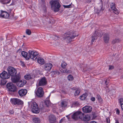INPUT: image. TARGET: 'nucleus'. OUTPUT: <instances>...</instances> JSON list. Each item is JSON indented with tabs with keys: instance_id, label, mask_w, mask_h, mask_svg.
Listing matches in <instances>:
<instances>
[{
	"instance_id": "f257e3e1",
	"label": "nucleus",
	"mask_w": 123,
	"mask_h": 123,
	"mask_svg": "<svg viewBox=\"0 0 123 123\" xmlns=\"http://www.w3.org/2000/svg\"><path fill=\"white\" fill-rule=\"evenodd\" d=\"M78 36V35H76L74 31H70L65 34V39L67 43H69L72 41V39Z\"/></svg>"
},
{
	"instance_id": "f03ea898",
	"label": "nucleus",
	"mask_w": 123,
	"mask_h": 123,
	"mask_svg": "<svg viewBox=\"0 0 123 123\" xmlns=\"http://www.w3.org/2000/svg\"><path fill=\"white\" fill-rule=\"evenodd\" d=\"M51 8L55 12H58L59 10L61 5L58 0H55L51 1Z\"/></svg>"
},
{
	"instance_id": "7ed1b4c3",
	"label": "nucleus",
	"mask_w": 123,
	"mask_h": 123,
	"mask_svg": "<svg viewBox=\"0 0 123 123\" xmlns=\"http://www.w3.org/2000/svg\"><path fill=\"white\" fill-rule=\"evenodd\" d=\"M28 57L26 58V60H28L30 58L33 60L34 58H36L38 54V53L37 51L34 50H29L28 52Z\"/></svg>"
},
{
	"instance_id": "20e7f679",
	"label": "nucleus",
	"mask_w": 123,
	"mask_h": 123,
	"mask_svg": "<svg viewBox=\"0 0 123 123\" xmlns=\"http://www.w3.org/2000/svg\"><path fill=\"white\" fill-rule=\"evenodd\" d=\"M31 105V110L34 113H38L40 111L39 108L37 104L35 102L30 103Z\"/></svg>"
},
{
	"instance_id": "39448f33",
	"label": "nucleus",
	"mask_w": 123,
	"mask_h": 123,
	"mask_svg": "<svg viewBox=\"0 0 123 123\" xmlns=\"http://www.w3.org/2000/svg\"><path fill=\"white\" fill-rule=\"evenodd\" d=\"M6 87L8 90L10 92H15L17 89L16 87L11 83H7Z\"/></svg>"
},
{
	"instance_id": "423d86ee",
	"label": "nucleus",
	"mask_w": 123,
	"mask_h": 123,
	"mask_svg": "<svg viewBox=\"0 0 123 123\" xmlns=\"http://www.w3.org/2000/svg\"><path fill=\"white\" fill-rule=\"evenodd\" d=\"M82 113L80 111H77L74 112L72 116V118L73 119L77 120L79 118L81 119Z\"/></svg>"
},
{
	"instance_id": "0eeeda50",
	"label": "nucleus",
	"mask_w": 123,
	"mask_h": 123,
	"mask_svg": "<svg viewBox=\"0 0 123 123\" xmlns=\"http://www.w3.org/2000/svg\"><path fill=\"white\" fill-rule=\"evenodd\" d=\"M7 70L9 75L12 76H15L17 73L16 70L12 67H9L7 69Z\"/></svg>"
},
{
	"instance_id": "6e6552de",
	"label": "nucleus",
	"mask_w": 123,
	"mask_h": 123,
	"mask_svg": "<svg viewBox=\"0 0 123 123\" xmlns=\"http://www.w3.org/2000/svg\"><path fill=\"white\" fill-rule=\"evenodd\" d=\"M36 94L37 96L39 97H42L43 96L44 92L43 88L41 87H39L36 91Z\"/></svg>"
},
{
	"instance_id": "1a4fd4ad",
	"label": "nucleus",
	"mask_w": 123,
	"mask_h": 123,
	"mask_svg": "<svg viewBox=\"0 0 123 123\" xmlns=\"http://www.w3.org/2000/svg\"><path fill=\"white\" fill-rule=\"evenodd\" d=\"M11 80L12 82L17 84V85L20 81V75L19 74H18L15 76H12Z\"/></svg>"
},
{
	"instance_id": "9d476101",
	"label": "nucleus",
	"mask_w": 123,
	"mask_h": 123,
	"mask_svg": "<svg viewBox=\"0 0 123 123\" xmlns=\"http://www.w3.org/2000/svg\"><path fill=\"white\" fill-rule=\"evenodd\" d=\"M12 103L14 105H21L23 103V101L18 98H13L11 99Z\"/></svg>"
},
{
	"instance_id": "9b49d317",
	"label": "nucleus",
	"mask_w": 123,
	"mask_h": 123,
	"mask_svg": "<svg viewBox=\"0 0 123 123\" xmlns=\"http://www.w3.org/2000/svg\"><path fill=\"white\" fill-rule=\"evenodd\" d=\"M38 85L39 86H44L46 84L47 81L45 77H43L38 81Z\"/></svg>"
},
{
	"instance_id": "f8f14e48",
	"label": "nucleus",
	"mask_w": 123,
	"mask_h": 123,
	"mask_svg": "<svg viewBox=\"0 0 123 123\" xmlns=\"http://www.w3.org/2000/svg\"><path fill=\"white\" fill-rule=\"evenodd\" d=\"M101 34L99 33L97 31H96L92 35V38L91 42L92 44L94 41L96 39L98 38V37L101 36Z\"/></svg>"
},
{
	"instance_id": "ddd939ff",
	"label": "nucleus",
	"mask_w": 123,
	"mask_h": 123,
	"mask_svg": "<svg viewBox=\"0 0 123 123\" xmlns=\"http://www.w3.org/2000/svg\"><path fill=\"white\" fill-rule=\"evenodd\" d=\"M110 5V8L111 9L113 12L117 14L119 13V11L116 8L115 3H112Z\"/></svg>"
},
{
	"instance_id": "4468645a",
	"label": "nucleus",
	"mask_w": 123,
	"mask_h": 123,
	"mask_svg": "<svg viewBox=\"0 0 123 123\" xmlns=\"http://www.w3.org/2000/svg\"><path fill=\"white\" fill-rule=\"evenodd\" d=\"M0 77L2 79H6L9 78L10 75L7 72L4 71L0 74Z\"/></svg>"
},
{
	"instance_id": "2eb2a0df",
	"label": "nucleus",
	"mask_w": 123,
	"mask_h": 123,
	"mask_svg": "<svg viewBox=\"0 0 123 123\" xmlns=\"http://www.w3.org/2000/svg\"><path fill=\"white\" fill-rule=\"evenodd\" d=\"M102 5L101 4H98L95 9L96 12L97 13L100 12L102 13L104 10V9L102 8Z\"/></svg>"
},
{
	"instance_id": "dca6fc26",
	"label": "nucleus",
	"mask_w": 123,
	"mask_h": 123,
	"mask_svg": "<svg viewBox=\"0 0 123 123\" xmlns=\"http://www.w3.org/2000/svg\"><path fill=\"white\" fill-rule=\"evenodd\" d=\"M90 117L89 115H85L84 113H82V115H81L80 119L84 121H88L90 120Z\"/></svg>"
},
{
	"instance_id": "f3484780",
	"label": "nucleus",
	"mask_w": 123,
	"mask_h": 123,
	"mask_svg": "<svg viewBox=\"0 0 123 123\" xmlns=\"http://www.w3.org/2000/svg\"><path fill=\"white\" fill-rule=\"evenodd\" d=\"M92 107L89 106H86L82 108L83 111L85 113H89L92 111Z\"/></svg>"
},
{
	"instance_id": "a211bd4d",
	"label": "nucleus",
	"mask_w": 123,
	"mask_h": 123,
	"mask_svg": "<svg viewBox=\"0 0 123 123\" xmlns=\"http://www.w3.org/2000/svg\"><path fill=\"white\" fill-rule=\"evenodd\" d=\"M53 66L52 64L50 63L45 64L44 66V68L47 71H49L51 69Z\"/></svg>"
},
{
	"instance_id": "6ab92c4d",
	"label": "nucleus",
	"mask_w": 123,
	"mask_h": 123,
	"mask_svg": "<svg viewBox=\"0 0 123 123\" xmlns=\"http://www.w3.org/2000/svg\"><path fill=\"white\" fill-rule=\"evenodd\" d=\"M27 93V91L26 89H20L18 92V93L20 97H23L25 96Z\"/></svg>"
},
{
	"instance_id": "aec40b11",
	"label": "nucleus",
	"mask_w": 123,
	"mask_h": 123,
	"mask_svg": "<svg viewBox=\"0 0 123 123\" xmlns=\"http://www.w3.org/2000/svg\"><path fill=\"white\" fill-rule=\"evenodd\" d=\"M49 121L50 123H55L56 121V117L53 115H50L49 117Z\"/></svg>"
},
{
	"instance_id": "412c9836",
	"label": "nucleus",
	"mask_w": 123,
	"mask_h": 123,
	"mask_svg": "<svg viewBox=\"0 0 123 123\" xmlns=\"http://www.w3.org/2000/svg\"><path fill=\"white\" fill-rule=\"evenodd\" d=\"M9 14L7 12L2 10L1 11V14H0V17L5 18H7L9 17Z\"/></svg>"
},
{
	"instance_id": "4be33fe9",
	"label": "nucleus",
	"mask_w": 123,
	"mask_h": 123,
	"mask_svg": "<svg viewBox=\"0 0 123 123\" xmlns=\"http://www.w3.org/2000/svg\"><path fill=\"white\" fill-rule=\"evenodd\" d=\"M26 81L25 80H20L17 85V86L19 87H22L26 83Z\"/></svg>"
},
{
	"instance_id": "5701e85b",
	"label": "nucleus",
	"mask_w": 123,
	"mask_h": 123,
	"mask_svg": "<svg viewBox=\"0 0 123 123\" xmlns=\"http://www.w3.org/2000/svg\"><path fill=\"white\" fill-rule=\"evenodd\" d=\"M103 39L105 43H107L109 39V34L107 33H105L104 35Z\"/></svg>"
},
{
	"instance_id": "b1692460",
	"label": "nucleus",
	"mask_w": 123,
	"mask_h": 123,
	"mask_svg": "<svg viewBox=\"0 0 123 123\" xmlns=\"http://www.w3.org/2000/svg\"><path fill=\"white\" fill-rule=\"evenodd\" d=\"M37 62L39 63L43 64L44 63V59L41 58H38Z\"/></svg>"
},
{
	"instance_id": "393cba45",
	"label": "nucleus",
	"mask_w": 123,
	"mask_h": 123,
	"mask_svg": "<svg viewBox=\"0 0 123 123\" xmlns=\"http://www.w3.org/2000/svg\"><path fill=\"white\" fill-rule=\"evenodd\" d=\"M21 54L22 56L25 58L26 60V58L28 57V53L25 51H23L22 52Z\"/></svg>"
},
{
	"instance_id": "a878e982",
	"label": "nucleus",
	"mask_w": 123,
	"mask_h": 123,
	"mask_svg": "<svg viewBox=\"0 0 123 123\" xmlns=\"http://www.w3.org/2000/svg\"><path fill=\"white\" fill-rule=\"evenodd\" d=\"M6 79H2L0 80V85L1 86H4L6 85L7 81L6 80Z\"/></svg>"
},
{
	"instance_id": "bb28decb",
	"label": "nucleus",
	"mask_w": 123,
	"mask_h": 123,
	"mask_svg": "<svg viewBox=\"0 0 123 123\" xmlns=\"http://www.w3.org/2000/svg\"><path fill=\"white\" fill-rule=\"evenodd\" d=\"M11 0H0V3L5 4L9 3Z\"/></svg>"
},
{
	"instance_id": "cd10ccee",
	"label": "nucleus",
	"mask_w": 123,
	"mask_h": 123,
	"mask_svg": "<svg viewBox=\"0 0 123 123\" xmlns=\"http://www.w3.org/2000/svg\"><path fill=\"white\" fill-rule=\"evenodd\" d=\"M87 95V93H85L80 96V98L81 100H84L85 99Z\"/></svg>"
},
{
	"instance_id": "c85d7f7f",
	"label": "nucleus",
	"mask_w": 123,
	"mask_h": 123,
	"mask_svg": "<svg viewBox=\"0 0 123 123\" xmlns=\"http://www.w3.org/2000/svg\"><path fill=\"white\" fill-rule=\"evenodd\" d=\"M67 103L65 101H62L61 102V105L60 107H64L67 106Z\"/></svg>"
},
{
	"instance_id": "c756f323",
	"label": "nucleus",
	"mask_w": 123,
	"mask_h": 123,
	"mask_svg": "<svg viewBox=\"0 0 123 123\" xmlns=\"http://www.w3.org/2000/svg\"><path fill=\"white\" fill-rule=\"evenodd\" d=\"M49 98L48 97L46 99V100L45 101L46 105L47 107H49L50 104V102L49 100Z\"/></svg>"
},
{
	"instance_id": "7c9ffc66",
	"label": "nucleus",
	"mask_w": 123,
	"mask_h": 123,
	"mask_svg": "<svg viewBox=\"0 0 123 123\" xmlns=\"http://www.w3.org/2000/svg\"><path fill=\"white\" fill-rule=\"evenodd\" d=\"M33 122L35 123H40V119L37 118H35L33 119Z\"/></svg>"
},
{
	"instance_id": "2f4dec72",
	"label": "nucleus",
	"mask_w": 123,
	"mask_h": 123,
	"mask_svg": "<svg viewBox=\"0 0 123 123\" xmlns=\"http://www.w3.org/2000/svg\"><path fill=\"white\" fill-rule=\"evenodd\" d=\"M52 74L54 76H55L56 75L59 74V73L57 71H54L52 72Z\"/></svg>"
},
{
	"instance_id": "473e14b6",
	"label": "nucleus",
	"mask_w": 123,
	"mask_h": 123,
	"mask_svg": "<svg viewBox=\"0 0 123 123\" xmlns=\"http://www.w3.org/2000/svg\"><path fill=\"white\" fill-rule=\"evenodd\" d=\"M25 79L29 80L31 78V76L30 74H27L25 76Z\"/></svg>"
},
{
	"instance_id": "72a5a7b5",
	"label": "nucleus",
	"mask_w": 123,
	"mask_h": 123,
	"mask_svg": "<svg viewBox=\"0 0 123 123\" xmlns=\"http://www.w3.org/2000/svg\"><path fill=\"white\" fill-rule=\"evenodd\" d=\"M121 40L119 38L113 40L112 41V43L113 44H115L116 43L119 42Z\"/></svg>"
},
{
	"instance_id": "f704fd0d",
	"label": "nucleus",
	"mask_w": 123,
	"mask_h": 123,
	"mask_svg": "<svg viewBox=\"0 0 123 123\" xmlns=\"http://www.w3.org/2000/svg\"><path fill=\"white\" fill-rule=\"evenodd\" d=\"M61 71L62 72L66 73H70L71 72V71L69 70H67V69H64V70H62V71Z\"/></svg>"
},
{
	"instance_id": "c9c22d12",
	"label": "nucleus",
	"mask_w": 123,
	"mask_h": 123,
	"mask_svg": "<svg viewBox=\"0 0 123 123\" xmlns=\"http://www.w3.org/2000/svg\"><path fill=\"white\" fill-rule=\"evenodd\" d=\"M68 80L70 81L73 80L74 79V78L71 75H69L68 76Z\"/></svg>"
},
{
	"instance_id": "e433bc0d",
	"label": "nucleus",
	"mask_w": 123,
	"mask_h": 123,
	"mask_svg": "<svg viewBox=\"0 0 123 123\" xmlns=\"http://www.w3.org/2000/svg\"><path fill=\"white\" fill-rule=\"evenodd\" d=\"M67 65V64L64 61H63L61 64V66L63 68H66Z\"/></svg>"
},
{
	"instance_id": "4c0bfd02",
	"label": "nucleus",
	"mask_w": 123,
	"mask_h": 123,
	"mask_svg": "<svg viewBox=\"0 0 123 123\" xmlns=\"http://www.w3.org/2000/svg\"><path fill=\"white\" fill-rule=\"evenodd\" d=\"M80 90L79 89H78L76 90L74 93V95L75 96H77L79 95L80 92Z\"/></svg>"
},
{
	"instance_id": "58836bf2",
	"label": "nucleus",
	"mask_w": 123,
	"mask_h": 123,
	"mask_svg": "<svg viewBox=\"0 0 123 123\" xmlns=\"http://www.w3.org/2000/svg\"><path fill=\"white\" fill-rule=\"evenodd\" d=\"M97 98L98 99L100 103L102 102V99L99 95H97Z\"/></svg>"
},
{
	"instance_id": "ea45409f",
	"label": "nucleus",
	"mask_w": 123,
	"mask_h": 123,
	"mask_svg": "<svg viewBox=\"0 0 123 123\" xmlns=\"http://www.w3.org/2000/svg\"><path fill=\"white\" fill-rule=\"evenodd\" d=\"M26 33L28 35H30L31 33V31L29 29H27L26 31Z\"/></svg>"
},
{
	"instance_id": "a19ab883",
	"label": "nucleus",
	"mask_w": 123,
	"mask_h": 123,
	"mask_svg": "<svg viewBox=\"0 0 123 123\" xmlns=\"http://www.w3.org/2000/svg\"><path fill=\"white\" fill-rule=\"evenodd\" d=\"M119 103L121 104V105H123V98L119 99Z\"/></svg>"
},
{
	"instance_id": "79ce46f5",
	"label": "nucleus",
	"mask_w": 123,
	"mask_h": 123,
	"mask_svg": "<svg viewBox=\"0 0 123 123\" xmlns=\"http://www.w3.org/2000/svg\"><path fill=\"white\" fill-rule=\"evenodd\" d=\"M109 80L108 79H107L105 81V83L106 85V86L107 87H108V84L109 83Z\"/></svg>"
},
{
	"instance_id": "37998d69",
	"label": "nucleus",
	"mask_w": 123,
	"mask_h": 123,
	"mask_svg": "<svg viewBox=\"0 0 123 123\" xmlns=\"http://www.w3.org/2000/svg\"><path fill=\"white\" fill-rule=\"evenodd\" d=\"M63 6L65 8H70L71 7V5H63Z\"/></svg>"
},
{
	"instance_id": "c03bdc74",
	"label": "nucleus",
	"mask_w": 123,
	"mask_h": 123,
	"mask_svg": "<svg viewBox=\"0 0 123 123\" xmlns=\"http://www.w3.org/2000/svg\"><path fill=\"white\" fill-rule=\"evenodd\" d=\"M73 104L75 106H76L79 104V103H78V102L75 101L74 102Z\"/></svg>"
},
{
	"instance_id": "a18cd8bd",
	"label": "nucleus",
	"mask_w": 123,
	"mask_h": 123,
	"mask_svg": "<svg viewBox=\"0 0 123 123\" xmlns=\"http://www.w3.org/2000/svg\"><path fill=\"white\" fill-rule=\"evenodd\" d=\"M114 68V67L113 66H109V70H111L113 69Z\"/></svg>"
},
{
	"instance_id": "49530a36",
	"label": "nucleus",
	"mask_w": 123,
	"mask_h": 123,
	"mask_svg": "<svg viewBox=\"0 0 123 123\" xmlns=\"http://www.w3.org/2000/svg\"><path fill=\"white\" fill-rule=\"evenodd\" d=\"M106 121L107 123H110V120L108 118H106Z\"/></svg>"
},
{
	"instance_id": "de8ad7c7",
	"label": "nucleus",
	"mask_w": 123,
	"mask_h": 123,
	"mask_svg": "<svg viewBox=\"0 0 123 123\" xmlns=\"http://www.w3.org/2000/svg\"><path fill=\"white\" fill-rule=\"evenodd\" d=\"M53 38L55 40H57L58 39L59 37L56 36H54Z\"/></svg>"
},
{
	"instance_id": "09e8293b",
	"label": "nucleus",
	"mask_w": 123,
	"mask_h": 123,
	"mask_svg": "<svg viewBox=\"0 0 123 123\" xmlns=\"http://www.w3.org/2000/svg\"><path fill=\"white\" fill-rule=\"evenodd\" d=\"M95 99V98L94 97H92L91 98V100L93 101H94Z\"/></svg>"
},
{
	"instance_id": "8fccbe9b",
	"label": "nucleus",
	"mask_w": 123,
	"mask_h": 123,
	"mask_svg": "<svg viewBox=\"0 0 123 123\" xmlns=\"http://www.w3.org/2000/svg\"><path fill=\"white\" fill-rule=\"evenodd\" d=\"M120 113V111L118 109H117V114H119Z\"/></svg>"
},
{
	"instance_id": "3c124183",
	"label": "nucleus",
	"mask_w": 123,
	"mask_h": 123,
	"mask_svg": "<svg viewBox=\"0 0 123 123\" xmlns=\"http://www.w3.org/2000/svg\"><path fill=\"white\" fill-rule=\"evenodd\" d=\"M10 113L11 114H13L14 113L13 111L12 110H10Z\"/></svg>"
},
{
	"instance_id": "603ef678",
	"label": "nucleus",
	"mask_w": 123,
	"mask_h": 123,
	"mask_svg": "<svg viewBox=\"0 0 123 123\" xmlns=\"http://www.w3.org/2000/svg\"><path fill=\"white\" fill-rule=\"evenodd\" d=\"M21 64L22 66H24L25 65V64L24 62H21Z\"/></svg>"
},
{
	"instance_id": "864d4df0",
	"label": "nucleus",
	"mask_w": 123,
	"mask_h": 123,
	"mask_svg": "<svg viewBox=\"0 0 123 123\" xmlns=\"http://www.w3.org/2000/svg\"><path fill=\"white\" fill-rule=\"evenodd\" d=\"M86 64H84L83 66V68H85L86 67Z\"/></svg>"
},
{
	"instance_id": "5fc2aeb1",
	"label": "nucleus",
	"mask_w": 123,
	"mask_h": 123,
	"mask_svg": "<svg viewBox=\"0 0 123 123\" xmlns=\"http://www.w3.org/2000/svg\"><path fill=\"white\" fill-rule=\"evenodd\" d=\"M4 122V120L3 119H2V120H0V123H3Z\"/></svg>"
},
{
	"instance_id": "6e6d98bb",
	"label": "nucleus",
	"mask_w": 123,
	"mask_h": 123,
	"mask_svg": "<svg viewBox=\"0 0 123 123\" xmlns=\"http://www.w3.org/2000/svg\"><path fill=\"white\" fill-rule=\"evenodd\" d=\"M90 123H96V122L94 121H91Z\"/></svg>"
},
{
	"instance_id": "4d7b16f0",
	"label": "nucleus",
	"mask_w": 123,
	"mask_h": 123,
	"mask_svg": "<svg viewBox=\"0 0 123 123\" xmlns=\"http://www.w3.org/2000/svg\"><path fill=\"white\" fill-rule=\"evenodd\" d=\"M122 110L123 111V105H121Z\"/></svg>"
},
{
	"instance_id": "13d9d810",
	"label": "nucleus",
	"mask_w": 123,
	"mask_h": 123,
	"mask_svg": "<svg viewBox=\"0 0 123 123\" xmlns=\"http://www.w3.org/2000/svg\"><path fill=\"white\" fill-rule=\"evenodd\" d=\"M115 123H119L118 121V120H116V122H115Z\"/></svg>"
},
{
	"instance_id": "bf43d9fd",
	"label": "nucleus",
	"mask_w": 123,
	"mask_h": 123,
	"mask_svg": "<svg viewBox=\"0 0 123 123\" xmlns=\"http://www.w3.org/2000/svg\"><path fill=\"white\" fill-rule=\"evenodd\" d=\"M63 120V119H61L60 121L61 122H62V121Z\"/></svg>"
},
{
	"instance_id": "052dcab7",
	"label": "nucleus",
	"mask_w": 123,
	"mask_h": 123,
	"mask_svg": "<svg viewBox=\"0 0 123 123\" xmlns=\"http://www.w3.org/2000/svg\"><path fill=\"white\" fill-rule=\"evenodd\" d=\"M14 3H12V5H14Z\"/></svg>"
},
{
	"instance_id": "680f3d73",
	"label": "nucleus",
	"mask_w": 123,
	"mask_h": 123,
	"mask_svg": "<svg viewBox=\"0 0 123 123\" xmlns=\"http://www.w3.org/2000/svg\"><path fill=\"white\" fill-rule=\"evenodd\" d=\"M18 50H21V49H19Z\"/></svg>"
},
{
	"instance_id": "e2e57ef3",
	"label": "nucleus",
	"mask_w": 123,
	"mask_h": 123,
	"mask_svg": "<svg viewBox=\"0 0 123 123\" xmlns=\"http://www.w3.org/2000/svg\"><path fill=\"white\" fill-rule=\"evenodd\" d=\"M66 117H68V116H66Z\"/></svg>"
},
{
	"instance_id": "0e129e2a",
	"label": "nucleus",
	"mask_w": 123,
	"mask_h": 123,
	"mask_svg": "<svg viewBox=\"0 0 123 123\" xmlns=\"http://www.w3.org/2000/svg\"><path fill=\"white\" fill-rule=\"evenodd\" d=\"M7 37H6V38H7Z\"/></svg>"
},
{
	"instance_id": "69168bd1",
	"label": "nucleus",
	"mask_w": 123,
	"mask_h": 123,
	"mask_svg": "<svg viewBox=\"0 0 123 123\" xmlns=\"http://www.w3.org/2000/svg\"><path fill=\"white\" fill-rule=\"evenodd\" d=\"M122 116H123V115H122Z\"/></svg>"
},
{
	"instance_id": "338daca9",
	"label": "nucleus",
	"mask_w": 123,
	"mask_h": 123,
	"mask_svg": "<svg viewBox=\"0 0 123 123\" xmlns=\"http://www.w3.org/2000/svg\"><path fill=\"white\" fill-rule=\"evenodd\" d=\"M24 37H25V36H24Z\"/></svg>"
},
{
	"instance_id": "774afa93",
	"label": "nucleus",
	"mask_w": 123,
	"mask_h": 123,
	"mask_svg": "<svg viewBox=\"0 0 123 123\" xmlns=\"http://www.w3.org/2000/svg\"><path fill=\"white\" fill-rule=\"evenodd\" d=\"M23 46V45H22V46Z\"/></svg>"
}]
</instances>
